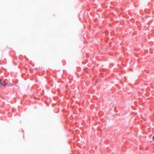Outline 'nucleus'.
I'll return each instance as SVG.
<instances>
[{
    "mask_svg": "<svg viewBox=\"0 0 154 154\" xmlns=\"http://www.w3.org/2000/svg\"><path fill=\"white\" fill-rule=\"evenodd\" d=\"M0 85L3 86H5L7 85V83L5 81H2V80L0 79Z\"/></svg>",
    "mask_w": 154,
    "mask_h": 154,
    "instance_id": "nucleus-1",
    "label": "nucleus"
},
{
    "mask_svg": "<svg viewBox=\"0 0 154 154\" xmlns=\"http://www.w3.org/2000/svg\"><path fill=\"white\" fill-rule=\"evenodd\" d=\"M152 139H153V140L154 141V136H153Z\"/></svg>",
    "mask_w": 154,
    "mask_h": 154,
    "instance_id": "nucleus-2",
    "label": "nucleus"
}]
</instances>
